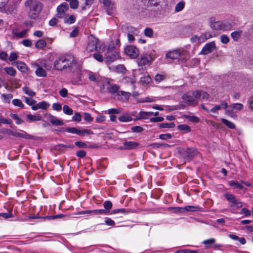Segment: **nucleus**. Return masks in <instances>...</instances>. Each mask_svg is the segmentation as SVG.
I'll use <instances>...</instances> for the list:
<instances>
[{
    "mask_svg": "<svg viewBox=\"0 0 253 253\" xmlns=\"http://www.w3.org/2000/svg\"><path fill=\"white\" fill-rule=\"evenodd\" d=\"M77 60L71 53L65 54L59 56L54 63L55 68L58 71L73 72L77 67Z\"/></svg>",
    "mask_w": 253,
    "mask_h": 253,
    "instance_id": "nucleus-1",
    "label": "nucleus"
},
{
    "mask_svg": "<svg viewBox=\"0 0 253 253\" xmlns=\"http://www.w3.org/2000/svg\"><path fill=\"white\" fill-rule=\"evenodd\" d=\"M25 6L28 11V17L31 19H36L39 16L42 8V4L35 0H27Z\"/></svg>",
    "mask_w": 253,
    "mask_h": 253,
    "instance_id": "nucleus-2",
    "label": "nucleus"
},
{
    "mask_svg": "<svg viewBox=\"0 0 253 253\" xmlns=\"http://www.w3.org/2000/svg\"><path fill=\"white\" fill-rule=\"evenodd\" d=\"M113 43H111L108 47L106 53L105 54V62L109 65L120 57V53L116 50Z\"/></svg>",
    "mask_w": 253,
    "mask_h": 253,
    "instance_id": "nucleus-3",
    "label": "nucleus"
},
{
    "mask_svg": "<svg viewBox=\"0 0 253 253\" xmlns=\"http://www.w3.org/2000/svg\"><path fill=\"white\" fill-rule=\"evenodd\" d=\"M179 153L183 158L189 161L198 154V151L196 148L190 147L187 149L180 148Z\"/></svg>",
    "mask_w": 253,
    "mask_h": 253,
    "instance_id": "nucleus-4",
    "label": "nucleus"
},
{
    "mask_svg": "<svg viewBox=\"0 0 253 253\" xmlns=\"http://www.w3.org/2000/svg\"><path fill=\"white\" fill-rule=\"evenodd\" d=\"M182 99L187 105H193L197 100V97L195 95V91H192L183 94L182 96Z\"/></svg>",
    "mask_w": 253,
    "mask_h": 253,
    "instance_id": "nucleus-5",
    "label": "nucleus"
},
{
    "mask_svg": "<svg viewBox=\"0 0 253 253\" xmlns=\"http://www.w3.org/2000/svg\"><path fill=\"white\" fill-rule=\"evenodd\" d=\"M97 39L94 37L93 36H90L89 38V42L86 48V50L88 52H92L95 50L97 48Z\"/></svg>",
    "mask_w": 253,
    "mask_h": 253,
    "instance_id": "nucleus-6",
    "label": "nucleus"
},
{
    "mask_svg": "<svg viewBox=\"0 0 253 253\" xmlns=\"http://www.w3.org/2000/svg\"><path fill=\"white\" fill-rule=\"evenodd\" d=\"M226 199L230 203L233 204V206H236L237 208H241L243 206L242 203L233 194L230 193H226L224 195Z\"/></svg>",
    "mask_w": 253,
    "mask_h": 253,
    "instance_id": "nucleus-7",
    "label": "nucleus"
},
{
    "mask_svg": "<svg viewBox=\"0 0 253 253\" xmlns=\"http://www.w3.org/2000/svg\"><path fill=\"white\" fill-rule=\"evenodd\" d=\"M125 53L130 57L135 58L138 55V50L135 46L129 45L125 49Z\"/></svg>",
    "mask_w": 253,
    "mask_h": 253,
    "instance_id": "nucleus-8",
    "label": "nucleus"
},
{
    "mask_svg": "<svg viewBox=\"0 0 253 253\" xmlns=\"http://www.w3.org/2000/svg\"><path fill=\"white\" fill-rule=\"evenodd\" d=\"M139 144L134 141H125L123 143V145L119 147L120 150H132L136 149Z\"/></svg>",
    "mask_w": 253,
    "mask_h": 253,
    "instance_id": "nucleus-9",
    "label": "nucleus"
},
{
    "mask_svg": "<svg viewBox=\"0 0 253 253\" xmlns=\"http://www.w3.org/2000/svg\"><path fill=\"white\" fill-rule=\"evenodd\" d=\"M68 132L77 134L80 136L84 135V134H90L93 133L90 129H84L83 130H80L76 127H69L68 128Z\"/></svg>",
    "mask_w": 253,
    "mask_h": 253,
    "instance_id": "nucleus-10",
    "label": "nucleus"
},
{
    "mask_svg": "<svg viewBox=\"0 0 253 253\" xmlns=\"http://www.w3.org/2000/svg\"><path fill=\"white\" fill-rule=\"evenodd\" d=\"M215 44L214 42H212L208 43L206 44L203 47L202 51H201V54L207 55L211 52L215 48Z\"/></svg>",
    "mask_w": 253,
    "mask_h": 253,
    "instance_id": "nucleus-11",
    "label": "nucleus"
},
{
    "mask_svg": "<svg viewBox=\"0 0 253 253\" xmlns=\"http://www.w3.org/2000/svg\"><path fill=\"white\" fill-rule=\"evenodd\" d=\"M210 27L214 30H221V21H216L215 18L212 17L209 19Z\"/></svg>",
    "mask_w": 253,
    "mask_h": 253,
    "instance_id": "nucleus-12",
    "label": "nucleus"
},
{
    "mask_svg": "<svg viewBox=\"0 0 253 253\" xmlns=\"http://www.w3.org/2000/svg\"><path fill=\"white\" fill-rule=\"evenodd\" d=\"M47 116L48 118L49 122L53 126H61L64 125L63 120L57 118L50 114H47Z\"/></svg>",
    "mask_w": 253,
    "mask_h": 253,
    "instance_id": "nucleus-13",
    "label": "nucleus"
},
{
    "mask_svg": "<svg viewBox=\"0 0 253 253\" xmlns=\"http://www.w3.org/2000/svg\"><path fill=\"white\" fill-rule=\"evenodd\" d=\"M203 244L205 245V247L209 248H217L220 247V245L215 244V240L214 238H210L208 240H204Z\"/></svg>",
    "mask_w": 253,
    "mask_h": 253,
    "instance_id": "nucleus-14",
    "label": "nucleus"
},
{
    "mask_svg": "<svg viewBox=\"0 0 253 253\" xmlns=\"http://www.w3.org/2000/svg\"><path fill=\"white\" fill-rule=\"evenodd\" d=\"M126 30L128 41L130 42H132L134 40L133 34L136 31V29L131 26H127Z\"/></svg>",
    "mask_w": 253,
    "mask_h": 253,
    "instance_id": "nucleus-15",
    "label": "nucleus"
},
{
    "mask_svg": "<svg viewBox=\"0 0 253 253\" xmlns=\"http://www.w3.org/2000/svg\"><path fill=\"white\" fill-rule=\"evenodd\" d=\"M50 104L45 101L40 102L35 105L32 106V109L37 110L39 109H46L49 107Z\"/></svg>",
    "mask_w": 253,
    "mask_h": 253,
    "instance_id": "nucleus-16",
    "label": "nucleus"
},
{
    "mask_svg": "<svg viewBox=\"0 0 253 253\" xmlns=\"http://www.w3.org/2000/svg\"><path fill=\"white\" fill-rule=\"evenodd\" d=\"M117 96V99L123 101H126L128 100L130 94L128 92H125L124 91H121L118 92L117 94H116Z\"/></svg>",
    "mask_w": 253,
    "mask_h": 253,
    "instance_id": "nucleus-17",
    "label": "nucleus"
},
{
    "mask_svg": "<svg viewBox=\"0 0 253 253\" xmlns=\"http://www.w3.org/2000/svg\"><path fill=\"white\" fill-rule=\"evenodd\" d=\"M12 65L16 66L19 71L23 73L25 72L27 70L26 65L21 61H14L12 63Z\"/></svg>",
    "mask_w": 253,
    "mask_h": 253,
    "instance_id": "nucleus-18",
    "label": "nucleus"
},
{
    "mask_svg": "<svg viewBox=\"0 0 253 253\" xmlns=\"http://www.w3.org/2000/svg\"><path fill=\"white\" fill-rule=\"evenodd\" d=\"M181 52L177 50H174L172 51L169 52L166 54V57L168 58L171 59H178L180 57Z\"/></svg>",
    "mask_w": 253,
    "mask_h": 253,
    "instance_id": "nucleus-19",
    "label": "nucleus"
},
{
    "mask_svg": "<svg viewBox=\"0 0 253 253\" xmlns=\"http://www.w3.org/2000/svg\"><path fill=\"white\" fill-rule=\"evenodd\" d=\"M13 136L27 139H32L33 138V136L32 135L29 134L25 132L24 133H22L14 131Z\"/></svg>",
    "mask_w": 253,
    "mask_h": 253,
    "instance_id": "nucleus-20",
    "label": "nucleus"
},
{
    "mask_svg": "<svg viewBox=\"0 0 253 253\" xmlns=\"http://www.w3.org/2000/svg\"><path fill=\"white\" fill-rule=\"evenodd\" d=\"M69 9L68 4L66 2H63L59 5L57 8V11L58 12L65 13Z\"/></svg>",
    "mask_w": 253,
    "mask_h": 253,
    "instance_id": "nucleus-21",
    "label": "nucleus"
},
{
    "mask_svg": "<svg viewBox=\"0 0 253 253\" xmlns=\"http://www.w3.org/2000/svg\"><path fill=\"white\" fill-rule=\"evenodd\" d=\"M153 115V112H143L141 111L139 112L138 114V117L136 118V120L140 119H147L148 118V117L150 116H152Z\"/></svg>",
    "mask_w": 253,
    "mask_h": 253,
    "instance_id": "nucleus-22",
    "label": "nucleus"
},
{
    "mask_svg": "<svg viewBox=\"0 0 253 253\" xmlns=\"http://www.w3.org/2000/svg\"><path fill=\"white\" fill-rule=\"evenodd\" d=\"M28 120L30 122H37L42 120V116L41 115L38 114L37 115H34L31 114H28L26 116Z\"/></svg>",
    "mask_w": 253,
    "mask_h": 253,
    "instance_id": "nucleus-23",
    "label": "nucleus"
},
{
    "mask_svg": "<svg viewBox=\"0 0 253 253\" xmlns=\"http://www.w3.org/2000/svg\"><path fill=\"white\" fill-rule=\"evenodd\" d=\"M221 30L227 31L232 29L233 25L232 23L228 21H221Z\"/></svg>",
    "mask_w": 253,
    "mask_h": 253,
    "instance_id": "nucleus-24",
    "label": "nucleus"
},
{
    "mask_svg": "<svg viewBox=\"0 0 253 253\" xmlns=\"http://www.w3.org/2000/svg\"><path fill=\"white\" fill-rule=\"evenodd\" d=\"M195 93L197 97V99L200 98L201 97H202L203 99H208L209 96L208 93L203 90H198L195 91Z\"/></svg>",
    "mask_w": 253,
    "mask_h": 253,
    "instance_id": "nucleus-25",
    "label": "nucleus"
},
{
    "mask_svg": "<svg viewBox=\"0 0 253 253\" xmlns=\"http://www.w3.org/2000/svg\"><path fill=\"white\" fill-rule=\"evenodd\" d=\"M242 34V31L238 30L235 31L231 34V37L234 41H238L241 37Z\"/></svg>",
    "mask_w": 253,
    "mask_h": 253,
    "instance_id": "nucleus-26",
    "label": "nucleus"
},
{
    "mask_svg": "<svg viewBox=\"0 0 253 253\" xmlns=\"http://www.w3.org/2000/svg\"><path fill=\"white\" fill-rule=\"evenodd\" d=\"M35 73L38 77H45L46 76L45 70L40 66L38 67Z\"/></svg>",
    "mask_w": 253,
    "mask_h": 253,
    "instance_id": "nucleus-27",
    "label": "nucleus"
},
{
    "mask_svg": "<svg viewBox=\"0 0 253 253\" xmlns=\"http://www.w3.org/2000/svg\"><path fill=\"white\" fill-rule=\"evenodd\" d=\"M119 86L116 84H110L109 87H108V91L111 93H117L119 92Z\"/></svg>",
    "mask_w": 253,
    "mask_h": 253,
    "instance_id": "nucleus-28",
    "label": "nucleus"
},
{
    "mask_svg": "<svg viewBox=\"0 0 253 253\" xmlns=\"http://www.w3.org/2000/svg\"><path fill=\"white\" fill-rule=\"evenodd\" d=\"M189 58V54L187 52L182 51L181 52V56L178 60L181 61L182 62H185Z\"/></svg>",
    "mask_w": 253,
    "mask_h": 253,
    "instance_id": "nucleus-29",
    "label": "nucleus"
},
{
    "mask_svg": "<svg viewBox=\"0 0 253 253\" xmlns=\"http://www.w3.org/2000/svg\"><path fill=\"white\" fill-rule=\"evenodd\" d=\"M4 70L8 75L12 77H14L16 73V70L13 67H6L4 69Z\"/></svg>",
    "mask_w": 253,
    "mask_h": 253,
    "instance_id": "nucleus-30",
    "label": "nucleus"
},
{
    "mask_svg": "<svg viewBox=\"0 0 253 253\" xmlns=\"http://www.w3.org/2000/svg\"><path fill=\"white\" fill-rule=\"evenodd\" d=\"M46 45V42L44 40H39L36 43L35 46L39 49H42Z\"/></svg>",
    "mask_w": 253,
    "mask_h": 253,
    "instance_id": "nucleus-31",
    "label": "nucleus"
},
{
    "mask_svg": "<svg viewBox=\"0 0 253 253\" xmlns=\"http://www.w3.org/2000/svg\"><path fill=\"white\" fill-rule=\"evenodd\" d=\"M184 6L185 2L180 1L176 4L174 11L176 12H180L184 8Z\"/></svg>",
    "mask_w": 253,
    "mask_h": 253,
    "instance_id": "nucleus-32",
    "label": "nucleus"
},
{
    "mask_svg": "<svg viewBox=\"0 0 253 253\" xmlns=\"http://www.w3.org/2000/svg\"><path fill=\"white\" fill-rule=\"evenodd\" d=\"M160 128H173L175 127V125L173 123H161L158 125Z\"/></svg>",
    "mask_w": 253,
    "mask_h": 253,
    "instance_id": "nucleus-33",
    "label": "nucleus"
},
{
    "mask_svg": "<svg viewBox=\"0 0 253 253\" xmlns=\"http://www.w3.org/2000/svg\"><path fill=\"white\" fill-rule=\"evenodd\" d=\"M221 121L228 127L231 128V129L235 128V127H236L235 125L231 122H230L225 119H221Z\"/></svg>",
    "mask_w": 253,
    "mask_h": 253,
    "instance_id": "nucleus-34",
    "label": "nucleus"
},
{
    "mask_svg": "<svg viewBox=\"0 0 253 253\" xmlns=\"http://www.w3.org/2000/svg\"><path fill=\"white\" fill-rule=\"evenodd\" d=\"M177 129L179 130L184 131L186 132H189L191 131L190 127L185 124H182L178 126Z\"/></svg>",
    "mask_w": 253,
    "mask_h": 253,
    "instance_id": "nucleus-35",
    "label": "nucleus"
},
{
    "mask_svg": "<svg viewBox=\"0 0 253 253\" xmlns=\"http://www.w3.org/2000/svg\"><path fill=\"white\" fill-rule=\"evenodd\" d=\"M0 122L3 124L10 125V126L11 128H13L12 125V121L11 120L9 119H6L2 116H0Z\"/></svg>",
    "mask_w": 253,
    "mask_h": 253,
    "instance_id": "nucleus-36",
    "label": "nucleus"
},
{
    "mask_svg": "<svg viewBox=\"0 0 253 253\" xmlns=\"http://www.w3.org/2000/svg\"><path fill=\"white\" fill-rule=\"evenodd\" d=\"M132 117L127 115H122L119 118V120L122 122H128L132 121Z\"/></svg>",
    "mask_w": 253,
    "mask_h": 253,
    "instance_id": "nucleus-37",
    "label": "nucleus"
},
{
    "mask_svg": "<svg viewBox=\"0 0 253 253\" xmlns=\"http://www.w3.org/2000/svg\"><path fill=\"white\" fill-rule=\"evenodd\" d=\"M23 90L25 93L28 95L30 96H34L35 95L36 93L33 91L32 90L30 89L27 86H24L23 87Z\"/></svg>",
    "mask_w": 253,
    "mask_h": 253,
    "instance_id": "nucleus-38",
    "label": "nucleus"
},
{
    "mask_svg": "<svg viewBox=\"0 0 253 253\" xmlns=\"http://www.w3.org/2000/svg\"><path fill=\"white\" fill-rule=\"evenodd\" d=\"M225 114L233 118H235L236 117L234 109H232L231 105L228 107V109L226 111Z\"/></svg>",
    "mask_w": 253,
    "mask_h": 253,
    "instance_id": "nucleus-39",
    "label": "nucleus"
},
{
    "mask_svg": "<svg viewBox=\"0 0 253 253\" xmlns=\"http://www.w3.org/2000/svg\"><path fill=\"white\" fill-rule=\"evenodd\" d=\"M28 30H24L20 32H15L14 35L19 38L26 37Z\"/></svg>",
    "mask_w": 253,
    "mask_h": 253,
    "instance_id": "nucleus-40",
    "label": "nucleus"
},
{
    "mask_svg": "<svg viewBox=\"0 0 253 253\" xmlns=\"http://www.w3.org/2000/svg\"><path fill=\"white\" fill-rule=\"evenodd\" d=\"M151 81V79L149 75L144 76L141 77L140 82L142 84H148Z\"/></svg>",
    "mask_w": 253,
    "mask_h": 253,
    "instance_id": "nucleus-41",
    "label": "nucleus"
},
{
    "mask_svg": "<svg viewBox=\"0 0 253 253\" xmlns=\"http://www.w3.org/2000/svg\"><path fill=\"white\" fill-rule=\"evenodd\" d=\"M152 59V57L150 56H143L141 58L140 63L143 65H145L148 64Z\"/></svg>",
    "mask_w": 253,
    "mask_h": 253,
    "instance_id": "nucleus-42",
    "label": "nucleus"
},
{
    "mask_svg": "<svg viewBox=\"0 0 253 253\" xmlns=\"http://www.w3.org/2000/svg\"><path fill=\"white\" fill-rule=\"evenodd\" d=\"M200 209L199 207L187 206L184 207V210H186L187 211H199Z\"/></svg>",
    "mask_w": 253,
    "mask_h": 253,
    "instance_id": "nucleus-43",
    "label": "nucleus"
},
{
    "mask_svg": "<svg viewBox=\"0 0 253 253\" xmlns=\"http://www.w3.org/2000/svg\"><path fill=\"white\" fill-rule=\"evenodd\" d=\"M230 185L234 188H237L239 189H243L244 188V186L242 184L234 181H230Z\"/></svg>",
    "mask_w": 253,
    "mask_h": 253,
    "instance_id": "nucleus-44",
    "label": "nucleus"
},
{
    "mask_svg": "<svg viewBox=\"0 0 253 253\" xmlns=\"http://www.w3.org/2000/svg\"><path fill=\"white\" fill-rule=\"evenodd\" d=\"M103 4L105 8L106 9L108 14H110V12H109V9L111 4V0H103Z\"/></svg>",
    "mask_w": 253,
    "mask_h": 253,
    "instance_id": "nucleus-45",
    "label": "nucleus"
},
{
    "mask_svg": "<svg viewBox=\"0 0 253 253\" xmlns=\"http://www.w3.org/2000/svg\"><path fill=\"white\" fill-rule=\"evenodd\" d=\"M63 111L65 114L68 115H71L73 113V110L71 108H70L68 105L63 106Z\"/></svg>",
    "mask_w": 253,
    "mask_h": 253,
    "instance_id": "nucleus-46",
    "label": "nucleus"
},
{
    "mask_svg": "<svg viewBox=\"0 0 253 253\" xmlns=\"http://www.w3.org/2000/svg\"><path fill=\"white\" fill-rule=\"evenodd\" d=\"M12 102L14 106H18L21 108H23L24 107V105L20 99H14L12 100Z\"/></svg>",
    "mask_w": 253,
    "mask_h": 253,
    "instance_id": "nucleus-47",
    "label": "nucleus"
},
{
    "mask_svg": "<svg viewBox=\"0 0 253 253\" xmlns=\"http://www.w3.org/2000/svg\"><path fill=\"white\" fill-rule=\"evenodd\" d=\"M232 109L234 110L235 109L236 110L240 111L243 109V105L241 103H234L231 105Z\"/></svg>",
    "mask_w": 253,
    "mask_h": 253,
    "instance_id": "nucleus-48",
    "label": "nucleus"
},
{
    "mask_svg": "<svg viewBox=\"0 0 253 253\" xmlns=\"http://www.w3.org/2000/svg\"><path fill=\"white\" fill-rule=\"evenodd\" d=\"M119 212L126 214L129 212V211L125 209H118L112 211L111 213L115 214Z\"/></svg>",
    "mask_w": 253,
    "mask_h": 253,
    "instance_id": "nucleus-49",
    "label": "nucleus"
},
{
    "mask_svg": "<svg viewBox=\"0 0 253 253\" xmlns=\"http://www.w3.org/2000/svg\"><path fill=\"white\" fill-rule=\"evenodd\" d=\"M76 21V17L74 15H70L69 18L64 19V23L67 24H73Z\"/></svg>",
    "mask_w": 253,
    "mask_h": 253,
    "instance_id": "nucleus-50",
    "label": "nucleus"
},
{
    "mask_svg": "<svg viewBox=\"0 0 253 253\" xmlns=\"http://www.w3.org/2000/svg\"><path fill=\"white\" fill-rule=\"evenodd\" d=\"M173 253H198L197 251H192L188 249L186 250H177L174 252Z\"/></svg>",
    "mask_w": 253,
    "mask_h": 253,
    "instance_id": "nucleus-51",
    "label": "nucleus"
},
{
    "mask_svg": "<svg viewBox=\"0 0 253 253\" xmlns=\"http://www.w3.org/2000/svg\"><path fill=\"white\" fill-rule=\"evenodd\" d=\"M136 1L140 6L148 7L149 0H136Z\"/></svg>",
    "mask_w": 253,
    "mask_h": 253,
    "instance_id": "nucleus-52",
    "label": "nucleus"
},
{
    "mask_svg": "<svg viewBox=\"0 0 253 253\" xmlns=\"http://www.w3.org/2000/svg\"><path fill=\"white\" fill-rule=\"evenodd\" d=\"M1 98L4 99L5 101L9 103L10 99L13 97L12 94H2L1 95Z\"/></svg>",
    "mask_w": 253,
    "mask_h": 253,
    "instance_id": "nucleus-53",
    "label": "nucleus"
},
{
    "mask_svg": "<svg viewBox=\"0 0 253 253\" xmlns=\"http://www.w3.org/2000/svg\"><path fill=\"white\" fill-rule=\"evenodd\" d=\"M72 120L80 122L82 120V116L79 112H75L74 115L72 117Z\"/></svg>",
    "mask_w": 253,
    "mask_h": 253,
    "instance_id": "nucleus-54",
    "label": "nucleus"
},
{
    "mask_svg": "<svg viewBox=\"0 0 253 253\" xmlns=\"http://www.w3.org/2000/svg\"><path fill=\"white\" fill-rule=\"evenodd\" d=\"M151 146L154 148H159L161 147H169V145L168 144L165 143H154L151 145Z\"/></svg>",
    "mask_w": 253,
    "mask_h": 253,
    "instance_id": "nucleus-55",
    "label": "nucleus"
},
{
    "mask_svg": "<svg viewBox=\"0 0 253 253\" xmlns=\"http://www.w3.org/2000/svg\"><path fill=\"white\" fill-rule=\"evenodd\" d=\"M79 5V1L78 0H72L70 1V7L72 9H77Z\"/></svg>",
    "mask_w": 253,
    "mask_h": 253,
    "instance_id": "nucleus-56",
    "label": "nucleus"
},
{
    "mask_svg": "<svg viewBox=\"0 0 253 253\" xmlns=\"http://www.w3.org/2000/svg\"><path fill=\"white\" fill-rule=\"evenodd\" d=\"M103 207L106 210L109 211V210L112 208V203L110 201H105L103 204Z\"/></svg>",
    "mask_w": 253,
    "mask_h": 253,
    "instance_id": "nucleus-57",
    "label": "nucleus"
},
{
    "mask_svg": "<svg viewBox=\"0 0 253 253\" xmlns=\"http://www.w3.org/2000/svg\"><path fill=\"white\" fill-rule=\"evenodd\" d=\"M144 34L148 37H152L153 35L152 29L150 28H146L144 30Z\"/></svg>",
    "mask_w": 253,
    "mask_h": 253,
    "instance_id": "nucleus-58",
    "label": "nucleus"
},
{
    "mask_svg": "<svg viewBox=\"0 0 253 253\" xmlns=\"http://www.w3.org/2000/svg\"><path fill=\"white\" fill-rule=\"evenodd\" d=\"M131 130L133 132L139 133L143 131L144 129L140 126H134L131 127Z\"/></svg>",
    "mask_w": 253,
    "mask_h": 253,
    "instance_id": "nucleus-59",
    "label": "nucleus"
},
{
    "mask_svg": "<svg viewBox=\"0 0 253 253\" xmlns=\"http://www.w3.org/2000/svg\"><path fill=\"white\" fill-rule=\"evenodd\" d=\"M155 81L157 83H160L165 79V77L163 75L157 74L155 77Z\"/></svg>",
    "mask_w": 253,
    "mask_h": 253,
    "instance_id": "nucleus-60",
    "label": "nucleus"
},
{
    "mask_svg": "<svg viewBox=\"0 0 253 253\" xmlns=\"http://www.w3.org/2000/svg\"><path fill=\"white\" fill-rule=\"evenodd\" d=\"M160 2V0H149L148 7L157 6L159 5Z\"/></svg>",
    "mask_w": 253,
    "mask_h": 253,
    "instance_id": "nucleus-61",
    "label": "nucleus"
},
{
    "mask_svg": "<svg viewBox=\"0 0 253 253\" xmlns=\"http://www.w3.org/2000/svg\"><path fill=\"white\" fill-rule=\"evenodd\" d=\"M172 135L170 133L162 134L159 135V138L162 140H167L171 138Z\"/></svg>",
    "mask_w": 253,
    "mask_h": 253,
    "instance_id": "nucleus-62",
    "label": "nucleus"
},
{
    "mask_svg": "<svg viewBox=\"0 0 253 253\" xmlns=\"http://www.w3.org/2000/svg\"><path fill=\"white\" fill-rule=\"evenodd\" d=\"M220 41L222 43L226 44L229 42V39L226 35H222L220 36Z\"/></svg>",
    "mask_w": 253,
    "mask_h": 253,
    "instance_id": "nucleus-63",
    "label": "nucleus"
},
{
    "mask_svg": "<svg viewBox=\"0 0 253 253\" xmlns=\"http://www.w3.org/2000/svg\"><path fill=\"white\" fill-rule=\"evenodd\" d=\"M22 43L26 47H31L32 45V42L30 39H25L22 42Z\"/></svg>",
    "mask_w": 253,
    "mask_h": 253,
    "instance_id": "nucleus-64",
    "label": "nucleus"
}]
</instances>
